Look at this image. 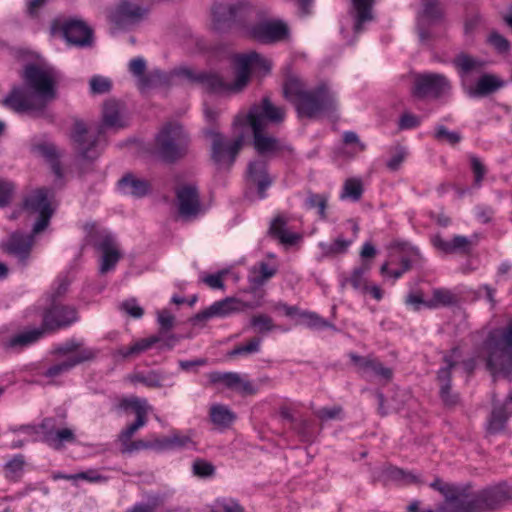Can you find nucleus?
I'll list each match as a JSON object with an SVG mask.
<instances>
[{
  "label": "nucleus",
  "mask_w": 512,
  "mask_h": 512,
  "mask_svg": "<svg viewBox=\"0 0 512 512\" xmlns=\"http://www.w3.org/2000/svg\"><path fill=\"white\" fill-rule=\"evenodd\" d=\"M482 353L487 369L494 376H508L512 372V319L488 333Z\"/></svg>",
  "instance_id": "423d86ee"
},
{
  "label": "nucleus",
  "mask_w": 512,
  "mask_h": 512,
  "mask_svg": "<svg viewBox=\"0 0 512 512\" xmlns=\"http://www.w3.org/2000/svg\"><path fill=\"white\" fill-rule=\"evenodd\" d=\"M470 167L474 175V186L479 188L487 173V168L482 161L474 155L470 156Z\"/></svg>",
  "instance_id": "4d7b16f0"
},
{
  "label": "nucleus",
  "mask_w": 512,
  "mask_h": 512,
  "mask_svg": "<svg viewBox=\"0 0 512 512\" xmlns=\"http://www.w3.org/2000/svg\"><path fill=\"white\" fill-rule=\"evenodd\" d=\"M133 383H141L149 388H159L162 386L163 377L156 371L148 373H135L129 377Z\"/></svg>",
  "instance_id": "de8ad7c7"
},
{
  "label": "nucleus",
  "mask_w": 512,
  "mask_h": 512,
  "mask_svg": "<svg viewBox=\"0 0 512 512\" xmlns=\"http://www.w3.org/2000/svg\"><path fill=\"white\" fill-rule=\"evenodd\" d=\"M173 75L183 77L191 83H197L206 90L213 93L239 92L234 88L233 83L225 82L222 77L216 73L199 72L196 73L188 67H180L173 71Z\"/></svg>",
  "instance_id": "a211bd4d"
},
{
  "label": "nucleus",
  "mask_w": 512,
  "mask_h": 512,
  "mask_svg": "<svg viewBox=\"0 0 512 512\" xmlns=\"http://www.w3.org/2000/svg\"><path fill=\"white\" fill-rule=\"evenodd\" d=\"M247 33L261 44H274L289 37V28L281 20H262L249 27Z\"/></svg>",
  "instance_id": "6ab92c4d"
},
{
  "label": "nucleus",
  "mask_w": 512,
  "mask_h": 512,
  "mask_svg": "<svg viewBox=\"0 0 512 512\" xmlns=\"http://www.w3.org/2000/svg\"><path fill=\"white\" fill-rule=\"evenodd\" d=\"M77 320V312L73 307L52 304L43 316V327L55 329L65 327Z\"/></svg>",
  "instance_id": "a878e982"
},
{
  "label": "nucleus",
  "mask_w": 512,
  "mask_h": 512,
  "mask_svg": "<svg viewBox=\"0 0 512 512\" xmlns=\"http://www.w3.org/2000/svg\"><path fill=\"white\" fill-rule=\"evenodd\" d=\"M327 203L328 196L325 194L309 193L305 200V205L308 209L316 210L319 221L329 220L327 216Z\"/></svg>",
  "instance_id": "37998d69"
},
{
  "label": "nucleus",
  "mask_w": 512,
  "mask_h": 512,
  "mask_svg": "<svg viewBox=\"0 0 512 512\" xmlns=\"http://www.w3.org/2000/svg\"><path fill=\"white\" fill-rule=\"evenodd\" d=\"M146 62L142 57L133 58L129 62V71L139 78L143 87H152L161 84L167 80V76L160 70H153L145 75Z\"/></svg>",
  "instance_id": "cd10ccee"
},
{
  "label": "nucleus",
  "mask_w": 512,
  "mask_h": 512,
  "mask_svg": "<svg viewBox=\"0 0 512 512\" xmlns=\"http://www.w3.org/2000/svg\"><path fill=\"white\" fill-rule=\"evenodd\" d=\"M33 151L40 156L44 157L51 165V169L53 173L58 177L61 178L62 168L61 164L59 162V152L57 150V147L50 142H41L33 146Z\"/></svg>",
  "instance_id": "58836bf2"
},
{
  "label": "nucleus",
  "mask_w": 512,
  "mask_h": 512,
  "mask_svg": "<svg viewBox=\"0 0 512 512\" xmlns=\"http://www.w3.org/2000/svg\"><path fill=\"white\" fill-rule=\"evenodd\" d=\"M209 419L218 429H226L234 422L236 416L228 406L214 403L209 408Z\"/></svg>",
  "instance_id": "4c0bfd02"
},
{
  "label": "nucleus",
  "mask_w": 512,
  "mask_h": 512,
  "mask_svg": "<svg viewBox=\"0 0 512 512\" xmlns=\"http://www.w3.org/2000/svg\"><path fill=\"white\" fill-rule=\"evenodd\" d=\"M63 359L51 365L43 375L52 380L69 372L73 367L95 358L97 351L71 340L57 348Z\"/></svg>",
  "instance_id": "1a4fd4ad"
},
{
  "label": "nucleus",
  "mask_w": 512,
  "mask_h": 512,
  "mask_svg": "<svg viewBox=\"0 0 512 512\" xmlns=\"http://www.w3.org/2000/svg\"><path fill=\"white\" fill-rule=\"evenodd\" d=\"M23 210L36 216L34 224H48L54 213L48 200V190L40 188L26 196L23 201Z\"/></svg>",
  "instance_id": "4be33fe9"
},
{
  "label": "nucleus",
  "mask_w": 512,
  "mask_h": 512,
  "mask_svg": "<svg viewBox=\"0 0 512 512\" xmlns=\"http://www.w3.org/2000/svg\"><path fill=\"white\" fill-rule=\"evenodd\" d=\"M195 433L192 430L187 432L173 431L169 436L170 449L174 448H191L195 446Z\"/></svg>",
  "instance_id": "a18cd8bd"
},
{
  "label": "nucleus",
  "mask_w": 512,
  "mask_h": 512,
  "mask_svg": "<svg viewBox=\"0 0 512 512\" xmlns=\"http://www.w3.org/2000/svg\"><path fill=\"white\" fill-rule=\"evenodd\" d=\"M478 240L476 234L470 237L457 235L451 240H446L440 235H436L432 238V243L435 248L444 253H468L478 243Z\"/></svg>",
  "instance_id": "bb28decb"
},
{
  "label": "nucleus",
  "mask_w": 512,
  "mask_h": 512,
  "mask_svg": "<svg viewBox=\"0 0 512 512\" xmlns=\"http://www.w3.org/2000/svg\"><path fill=\"white\" fill-rule=\"evenodd\" d=\"M160 505V501L155 498L147 503H137L126 512H156Z\"/></svg>",
  "instance_id": "774afa93"
},
{
  "label": "nucleus",
  "mask_w": 512,
  "mask_h": 512,
  "mask_svg": "<svg viewBox=\"0 0 512 512\" xmlns=\"http://www.w3.org/2000/svg\"><path fill=\"white\" fill-rule=\"evenodd\" d=\"M286 111L282 107L272 104L268 97H264L259 105H253L247 115L250 127L259 124L260 128H267L268 123L279 124L283 122Z\"/></svg>",
  "instance_id": "aec40b11"
},
{
  "label": "nucleus",
  "mask_w": 512,
  "mask_h": 512,
  "mask_svg": "<svg viewBox=\"0 0 512 512\" xmlns=\"http://www.w3.org/2000/svg\"><path fill=\"white\" fill-rule=\"evenodd\" d=\"M119 406L125 410L132 409L136 414V421L124 429V437L128 438L146 425L148 413L152 410V407L146 399L138 397L124 398L120 401Z\"/></svg>",
  "instance_id": "b1692460"
},
{
  "label": "nucleus",
  "mask_w": 512,
  "mask_h": 512,
  "mask_svg": "<svg viewBox=\"0 0 512 512\" xmlns=\"http://www.w3.org/2000/svg\"><path fill=\"white\" fill-rule=\"evenodd\" d=\"M23 79L38 99L34 100L23 88H14L3 101V104L12 110L19 113L42 111L47 102L56 97L58 73L55 69L28 64L24 69Z\"/></svg>",
  "instance_id": "7ed1b4c3"
},
{
  "label": "nucleus",
  "mask_w": 512,
  "mask_h": 512,
  "mask_svg": "<svg viewBox=\"0 0 512 512\" xmlns=\"http://www.w3.org/2000/svg\"><path fill=\"white\" fill-rule=\"evenodd\" d=\"M211 380L213 382H222L227 387L243 395H253L256 393L254 385L238 373H213L211 374Z\"/></svg>",
  "instance_id": "c756f323"
},
{
  "label": "nucleus",
  "mask_w": 512,
  "mask_h": 512,
  "mask_svg": "<svg viewBox=\"0 0 512 512\" xmlns=\"http://www.w3.org/2000/svg\"><path fill=\"white\" fill-rule=\"evenodd\" d=\"M66 480L76 481V480H86L88 482L96 483V482H104L106 478L100 475L95 470H89L77 474H71L68 476H64Z\"/></svg>",
  "instance_id": "69168bd1"
},
{
  "label": "nucleus",
  "mask_w": 512,
  "mask_h": 512,
  "mask_svg": "<svg viewBox=\"0 0 512 512\" xmlns=\"http://www.w3.org/2000/svg\"><path fill=\"white\" fill-rule=\"evenodd\" d=\"M43 441L53 449H61L65 443H73L76 440L71 428H55L53 418H45L41 423Z\"/></svg>",
  "instance_id": "393cba45"
},
{
  "label": "nucleus",
  "mask_w": 512,
  "mask_h": 512,
  "mask_svg": "<svg viewBox=\"0 0 512 512\" xmlns=\"http://www.w3.org/2000/svg\"><path fill=\"white\" fill-rule=\"evenodd\" d=\"M176 198L180 215L184 220L190 221L202 213L197 187L184 184L176 189Z\"/></svg>",
  "instance_id": "5701e85b"
},
{
  "label": "nucleus",
  "mask_w": 512,
  "mask_h": 512,
  "mask_svg": "<svg viewBox=\"0 0 512 512\" xmlns=\"http://www.w3.org/2000/svg\"><path fill=\"white\" fill-rule=\"evenodd\" d=\"M451 81L440 73L426 72L414 77L411 93L419 100H438L450 95Z\"/></svg>",
  "instance_id": "9d476101"
},
{
  "label": "nucleus",
  "mask_w": 512,
  "mask_h": 512,
  "mask_svg": "<svg viewBox=\"0 0 512 512\" xmlns=\"http://www.w3.org/2000/svg\"><path fill=\"white\" fill-rule=\"evenodd\" d=\"M431 487L439 491L444 501L438 512H491L512 498V486L506 483L483 490L435 480Z\"/></svg>",
  "instance_id": "f257e3e1"
},
{
  "label": "nucleus",
  "mask_w": 512,
  "mask_h": 512,
  "mask_svg": "<svg viewBox=\"0 0 512 512\" xmlns=\"http://www.w3.org/2000/svg\"><path fill=\"white\" fill-rule=\"evenodd\" d=\"M488 41L500 53L507 52L510 48L509 41L497 32H492Z\"/></svg>",
  "instance_id": "338daca9"
},
{
  "label": "nucleus",
  "mask_w": 512,
  "mask_h": 512,
  "mask_svg": "<svg viewBox=\"0 0 512 512\" xmlns=\"http://www.w3.org/2000/svg\"><path fill=\"white\" fill-rule=\"evenodd\" d=\"M447 363V367L441 368L438 372V380L440 382V394L443 399V401L448 404L452 405L456 402V399L453 397H450L449 390H450V377H451V369L456 365V362L452 360V356L450 358L445 359Z\"/></svg>",
  "instance_id": "79ce46f5"
},
{
  "label": "nucleus",
  "mask_w": 512,
  "mask_h": 512,
  "mask_svg": "<svg viewBox=\"0 0 512 512\" xmlns=\"http://www.w3.org/2000/svg\"><path fill=\"white\" fill-rule=\"evenodd\" d=\"M211 512H244V509L233 499H222L215 503Z\"/></svg>",
  "instance_id": "e2e57ef3"
},
{
  "label": "nucleus",
  "mask_w": 512,
  "mask_h": 512,
  "mask_svg": "<svg viewBox=\"0 0 512 512\" xmlns=\"http://www.w3.org/2000/svg\"><path fill=\"white\" fill-rule=\"evenodd\" d=\"M299 316L302 319V323L309 328L324 329L331 326L328 321L313 312H301Z\"/></svg>",
  "instance_id": "864d4df0"
},
{
  "label": "nucleus",
  "mask_w": 512,
  "mask_h": 512,
  "mask_svg": "<svg viewBox=\"0 0 512 512\" xmlns=\"http://www.w3.org/2000/svg\"><path fill=\"white\" fill-rule=\"evenodd\" d=\"M43 334L44 328L30 329L12 336L10 339L4 341L2 345L5 349L20 350L37 342Z\"/></svg>",
  "instance_id": "c9c22d12"
},
{
  "label": "nucleus",
  "mask_w": 512,
  "mask_h": 512,
  "mask_svg": "<svg viewBox=\"0 0 512 512\" xmlns=\"http://www.w3.org/2000/svg\"><path fill=\"white\" fill-rule=\"evenodd\" d=\"M454 66L458 69L459 74L463 77L473 72H481L484 62L474 58L468 54L461 53L453 59Z\"/></svg>",
  "instance_id": "a19ab883"
},
{
  "label": "nucleus",
  "mask_w": 512,
  "mask_h": 512,
  "mask_svg": "<svg viewBox=\"0 0 512 512\" xmlns=\"http://www.w3.org/2000/svg\"><path fill=\"white\" fill-rule=\"evenodd\" d=\"M127 125L124 104L114 99L107 100L103 105L102 122L88 128L83 121H76L71 132V140L82 159L93 161L99 157L107 144V131H118Z\"/></svg>",
  "instance_id": "f03ea898"
},
{
  "label": "nucleus",
  "mask_w": 512,
  "mask_h": 512,
  "mask_svg": "<svg viewBox=\"0 0 512 512\" xmlns=\"http://www.w3.org/2000/svg\"><path fill=\"white\" fill-rule=\"evenodd\" d=\"M427 302L429 299L420 291L411 292L405 298V304L414 311L426 308Z\"/></svg>",
  "instance_id": "13d9d810"
},
{
  "label": "nucleus",
  "mask_w": 512,
  "mask_h": 512,
  "mask_svg": "<svg viewBox=\"0 0 512 512\" xmlns=\"http://www.w3.org/2000/svg\"><path fill=\"white\" fill-rule=\"evenodd\" d=\"M363 194V183L359 178H348L340 193L342 200H351L353 202L359 201Z\"/></svg>",
  "instance_id": "c03bdc74"
},
{
  "label": "nucleus",
  "mask_w": 512,
  "mask_h": 512,
  "mask_svg": "<svg viewBox=\"0 0 512 512\" xmlns=\"http://www.w3.org/2000/svg\"><path fill=\"white\" fill-rule=\"evenodd\" d=\"M91 244L99 254V273L105 275L114 271L123 256L115 237L107 233L98 234L91 238Z\"/></svg>",
  "instance_id": "ddd939ff"
},
{
  "label": "nucleus",
  "mask_w": 512,
  "mask_h": 512,
  "mask_svg": "<svg viewBox=\"0 0 512 512\" xmlns=\"http://www.w3.org/2000/svg\"><path fill=\"white\" fill-rule=\"evenodd\" d=\"M132 437L133 436H129L128 438H125L124 437V429L121 431V433L119 435V440L121 442V446H122L121 449H122L123 453H133L135 451L148 449L147 439L131 441Z\"/></svg>",
  "instance_id": "3c124183"
},
{
  "label": "nucleus",
  "mask_w": 512,
  "mask_h": 512,
  "mask_svg": "<svg viewBox=\"0 0 512 512\" xmlns=\"http://www.w3.org/2000/svg\"><path fill=\"white\" fill-rule=\"evenodd\" d=\"M277 270L278 265L276 262L267 263L265 261H261L251 267L249 281L255 285H263L276 274Z\"/></svg>",
  "instance_id": "ea45409f"
},
{
  "label": "nucleus",
  "mask_w": 512,
  "mask_h": 512,
  "mask_svg": "<svg viewBox=\"0 0 512 512\" xmlns=\"http://www.w3.org/2000/svg\"><path fill=\"white\" fill-rule=\"evenodd\" d=\"M426 303L427 309H435L441 306L450 305L454 302V295L446 289H435Z\"/></svg>",
  "instance_id": "49530a36"
},
{
  "label": "nucleus",
  "mask_w": 512,
  "mask_h": 512,
  "mask_svg": "<svg viewBox=\"0 0 512 512\" xmlns=\"http://www.w3.org/2000/svg\"><path fill=\"white\" fill-rule=\"evenodd\" d=\"M269 235L284 245H294L300 240V235L290 232L284 226H270Z\"/></svg>",
  "instance_id": "09e8293b"
},
{
  "label": "nucleus",
  "mask_w": 512,
  "mask_h": 512,
  "mask_svg": "<svg viewBox=\"0 0 512 512\" xmlns=\"http://www.w3.org/2000/svg\"><path fill=\"white\" fill-rule=\"evenodd\" d=\"M205 135L212 140L211 145V158L218 165L231 166L239 151L241 150L244 137L238 136L233 141H227L219 132L214 129H206Z\"/></svg>",
  "instance_id": "2eb2a0df"
},
{
  "label": "nucleus",
  "mask_w": 512,
  "mask_h": 512,
  "mask_svg": "<svg viewBox=\"0 0 512 512\" xmlns=\"http://www.w3.org/2000/svg\"><path fill=\"white\" fill-rule=\"evenodd\" d=\"M505 82L492 74H483L477 81L475 87L470 88V97H485L502 88Z\"/></svg>",
  "instance_id": "f704fd0d"
},
{
  "label": "nucleus",
  "mask_w": 512,
  "mask_h": 512,
  "mask_svg": "<svg viewBox=\"0 0 512 512\" xmlns=\"http://www.w3.org/2000/svg\"><path fill=\"white\" fill-rule=\"evenodd\" d=\"M234 62L236 64V78L234 81V88L236 90H242L248 84L252 70H260L267 73L271 69L270 60L256 51L238 54L235 56Z\"/></svg>",
  "instance_id": "f3484780"
},
{
  "label": "nucleus",
  "mask_w": 512,
  "mask_h": 512,
  "mask_svg": "<svg viewBox=\"0 0 512 512\" xmlns=\"http://www.w3.org/2000/svg\"><path fill=\"white\" fill-rule=\"evenodd\" d=\"M15 190V185L8 180L0 178V207L10 204Z\"/></svg>",
  "instance_id": "680f3d73"
},
{
  "label": "nucleus",
  "mask_w": 512,
  "mask_h": 512,
  "mask_svg": "<svg viewBox=\"0 0 512 512\" xmlns=\"http://www.w3.org/2000/svg\"><path fill=\"white\" fill-rule=\"evenodd\" d=\"M252 13L248 0H218L212 8L213 24L216 30L223 31L233 25H244Z\"/></svg>",
  "instance_id": "6e6552de"
},
{
  "label": "nucleus",
  "mask_w": 512,
  "mask_h": 512,
  "mask_svg": "<svg viewBox=\"0 0 512 512\" xmlns=\"http://www.w3.org/2000/svg\"><path fill=\"white\" fill-rule=\"evenodd\" d=\"M261 339L252 338L245 345H239L228 353L229 357H235L237 355H249L257 353L260 350Z\"/></svg>",
  "instance_id": "5fc2aeb1"
},
{
  "label": "nucleus",
  "mask_w": 512,
  "mask_h": 512,
  "mask_svg": "<svg viewBox=\"0 0 512 512\" xmlns=\"http://www.w3.org/2000/svg\"><path fill=\"white\" fill-rule=\"evenodd\" d=\"M112 83L109 79L101 76H94L90 80V89L93 94H104L110 91Z\"/></svg>",
  "instance_id": "0e129e2a"
},
{
  "label": "nucleus",
  "mask_w": 512,
  "mask_h": 512,
  "mask_svg": "<svg viewBox=\"0 0 512 512\" xmlns=\"http://www.w3.org/2000/svg\"><path fill=\"white\" fill-rule=\"evenodd\" d=\"M253 132V147L260 158L251 161L247 167V179L257 185L260 198H265L266 189L272 184L268 175V162L276 157H289L294 149L285 140L267 133L259 124L251 127Z\"/></svg>",
  "instance_id": "20e7f679"
},
{
  "label": "nucleus",
  "mask_w": 512,
  "mask_h": 512,
  "mask_svg": "<svg viewBox=\"0 0 512 512\" xmlns=\"http://www.w3.org/2000/svg\"><path fill=\"white\" fill-rule=\"evenodd\" d=\"M372 3L373 0H352L350 15L354 19L353 30L355 34L363 31V25L372 21Z\"/></svg>",
  "instance_id": "7c9ffc66"
},
{
  "label": "nucleus",
  "mask_w": 512,
  "mask_h": 512,
  "mask_svg": "<svg viewBox=\"0 0 512 512\" xmlns=\"http://www.w3.org/2000/svg\"><path fill=\"white\" fill-rule=\"evenodd\" d=\"M149 7V0H118L109 18L119 27L135 24L147 15Z\"/></svg>",
  "instance_id": "dca6fc26"
},
{
  "label": "nucleus",
  "mask_w": 512,
  "mask_h": 512,
  "mask_svg": "<svg viewBox=\"0 0 512 512\" xmlns=\"http://www.w3.org/2000/svg\"><path fill=\"white\" fill-rule=\"evenodd\" d=\"M283 90L285 98L295 106L300 118L314 119L336 107L335 96L326 84L308 90L301 79L289 77Z\"/></svg>",
  "instance_id": "39448f33"
},
{
  "label": "nucleus",
  "mask_w": 512,
  "mask_h": 512,
  "mask_svg": "<svg viewBox=\"0 0 512 512\" xmlns=\"http://www.w3.org/2000/svg\"><path fill=\"white\" fill-rule=\"evenodd\" d=\"M511 415L507 403H496L493 400V409L487 421V431L490 434H497L504 430L505 424Z\"/></svg>",
  "instance_id": "e433bc0d"
},
{
  "label": "nucleus",
  "mask_w": 512,
  "mask_h": 512,
  "mask_svg": "<svg viewBox=\"0 0 512 512\" xmlns=\"http://www.w3.org/2000/svg\"><path fill=\"white\" fill-rule=\"evenodd\" d=\"M47 226H33L29 233L16 231L5 242L2 243L4 252L24 261L28 258L34 242V236H37L45 230Z\"/></svg>",
  "instance_id": "412c9836"
},
{
  "label": "nucleus",
  "mask_w": 512,
  "mask_h": 512,
  "mask_svg": "<svg viewBox=\"0 0 512 512\" xmlns=\"http://www.w3.org/2000/svg\"><path fill=\"white\" fill-rule=\"evenodd\" d=\"M387 475L389 478L396 480L402 484H410L416 482L417 478L415 475L406 472L397 467H389L387 469Z\"/></svg>",
  "instance_id": "052dcab7"
},
{
  "label": "nucleus",
  "mask_w": 512,
  "mask_h": 512,
  "mask_svg": "<svg viewBox=\"0 0 512 512\" xmlns=\"http://www.w3.org/2000/svg\"><path fill=\"white\" fill-rule=\"evenodd\" d=\"M25 460L23 455H16L6 465V477L12 480H17L23 471Z\"/></svg>",
  "instance_id": "603ef678"
},
{
  "label": "nucleus",
  "mask_w": 512,
  "mask_h": 512,
  "mask_svg": "<svg viewBox=\"0 0 512 512\" xmlns=\"http://www.w3.org/2000/svg\"><path fill=\"white\" fill-rule=\"evenodd\" d=\"M351 359L365 374L373 375L385 381L390 380L392 377V370L388 367H384L380 362L374 359L356 355H351Z\"/></svg>",
  "instance_id": "72a5a7b5"
},
{
  "label": "nucleus",
  "mask_w": 512,
  "mask_h": 512,
  "mask_svg": "<svg viewBox=\"0 0 512 512\" xmlns=\"http://www.w3.org/2000/svg\"><path fill=\"white\" fill-rule=\"evenodd\" d=\"M161 336L138 339L128 346H121L115 351V356L122 359L134 358L150 349L154 344L161 342Z\"/></svg>",
  "instance_id": "473e14b6"
},
{
  "label": "nucleus",
  "mask_w": 512,
  "mask_h": 512,
  "mask_svg": "<svg viewBox=\"0 0 512 512\" xmlns=\"http://www.w3.org/2000/svg\"><path fill=\"white\" fill-rule=\"evenodd\" d=\"M228 274V270H221L215 274L201 273L199 281L206 284L211 289H224V278Z\"/></svg>",
  "instance_id": "8fccbe9b"
},
{
  "label": "nucleus",
  "mask_w": 512,
  "mask_h": 512,
  "mask_svg": "<svg viewBox=\"0 0 512 512\" xmlns=\"http://www.w3.org/2000/svg\"><path fill=\"white\" fill-rule=\"evenodd\" d=\"M117 187L121 194L134 198L145 197L151 191V185L147 180L138 178L132 173H127L119 179Z\"/></svg>",
  "instance_id": "c85d7f7f"
},
{
  "label": "nucleus",
  "mask_w": 512,
  "mask_h": 512,
  "mask_svg": "<svg viewBox=\"0 0 512 512\" xmlns=\"http://www.w3.org/2000/svg\"><path fill=\"white\" fill-rule=\"evenodd\" d=\"M50 30L53 36H61L68 44L77 47H89L93 42L92 30L80 20H55Z\"/></svg>",
  "instance_id": "4468645a"
},
{
  "label": "nucleus",
  "mask_w": 512,
  "mask_h": 512,
  "mask_svg": "<svg viewBox=\"0 0 512 512\" xmlns=\"http://www.w3.org/2000/svg\"><path fill=\"white\" fill-rule=\"evenodd\" d=\"M370 267L369 263L364 262L360 267L355 268L350 276H345L341 279V287L346 288L347 286H351L359 293H368L369 284L366 275Z\"/></svg>",
  "instance_id": "2f4dec72"
},
{
  "label": "nucleus",
  "mask_w": 512,
  "mask_h": 512,
  "mask_svg": "<svg viewBox=\"0 0 512 512\" xmlns=\"http://www.w3.org/2000/svg\"><path fill=\"white\" fill-rule=\"evenodd\" d=\"M250 324L259 333L272 331L276 327L273 323L272 318L264 314L252 316Z\"/></svg>",
  "instance_id": "6e6d98bb"
},
{
  "label": "nucleus",
  "mask_w": 512,
  "mask_h": 512,
  "mask_svg": "<svg viewBox=\"0 0 512 512\" xmlns=\"http://www.w3.org/2000/svg\"><path fill=\"white\" fill-rule=\"evenodd\" d=\"M444 20V11L439 0H421V7L416 13V32L423 45H429L437 37L433 28Z\"/></svg>",
  "instance_id": "9b49d317"
},
{
  "label": "nucleus",
  "mask_w": 512,
  "mask_h": 512,
  "mask_svg": "<svg viewBox=\"0 0 512 512\" xmlns=\"http://www.w3.org/2000/svg\"><path fill=\"white\" fill-rule=\"evenodd\" d=\"M190 137L178 122H168L155 139V152L166 163H174L188 154Z\"/></svg>",
  "instance_id": "0eeeda50"
},
{
  "label": "nucleus",
  "mask_w": 512,
  "mask_h": 512,
  "mask_svg": "<svg viewBox=\"0 0 512 512\" xmlns=\"http://www.w3.org/2000/svg\"><path fill=\"white\" fill-rule=\"evenodd\" d=\"M435 138L439 141H446L450 145H456L462 139L461 135L458 132L449 131L443 125H439L436 127Z\"/></svg>",
  "instance_id": "bf43d9fd"
},
{
  "label": "nucleus",
  "mask_w": 512,
  "mask_h": 512,
  "mask_svg": "<svg viewBox=\"0 0 512 512\" xmlns=\"http://www.w3.org/2000/svg\"><path fill=\"white\" fill-rule=\"evenodd\" d=\"M260 302H245L236 297H227L219 301H215L205 310L196 314L191 322L197 325L200 322H206L212 318H226L236 313H241L247 309L259 307Z\"/></svg>",
  "instance_id": "f8f14e48"
}]
</instances>
